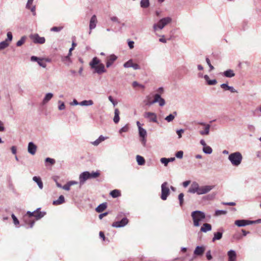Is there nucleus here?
I'll list each match as a JSON object with an SVG mask.
<instances>
[{"instance_id": "1", "label": "nucleus", "mask_w": 261, "mask_h": 261, "mask_svg": "<svg viewBox=\"0 0 261 261\" xmlns=\"http://www.w3.org/2000/svg\"><path fill=\"white\" fill-rule=\"evenodd\" d=\"M89 65L91 68L95 70L94 72L99 74L106 72L104 65L100 63V60L97 57L93 58Z\"/></svg>"}, {"instance_id": "2", "label": "nucleus", "mask_w": 261, "mask_h": 261, "mask_svg": "<svg viewBox=\"0 0 261 261\" xmlns=\"http://www.w3.org/2000/svg\"><path fill=\"white\" fill-rule=\"evenodd\" d=\"M228 159L232 166L238 167L242 162L243 156L240 152L236 151L230 153Z\"/></svg>"}, {"instance_id": "3", "label": "nucleus", "mask_w": 261, "mask_h": 261, "mask_svg": "<svg viewBox=\"0 0 261 261\" xmlns=\"http://www.w3.org/2000/svg\"><path fill=\"white\" fill-rule=\"evenodd\" d=\"M191 217L193 221L194 226L198 227L200 225V222L205 218V213L200 211H195L192 212Z\"/></svg>"}, {"instance_id": "4", "label": "nucleus", "mask_w": 261, "mask_h": 261, "mask_svg": "<svg viewBox=\"0 0 261 261\" xmlns=\"http://www.w3.org/2000/svg\"><path fill=\"white\" fill-rule=\"evenodd\" d=\"M172 19L170 17H166L161 19L158 23H154L153 25L154 31H157L158 29H163L167 24L170 23Z\"/></svg>"}, {"instance_id": "5", "label": "nucleus", "mask_w": 261, "mask_h": 261, "mask_svg": "<svg viewBox=\"0 0 261 261\" xmlns=\"http://www.w3.org/2000/svg\"><path fill=\"white\" fill-rule=\"evenodd\" d=\"M170 189L168 187L167 182H163L161 185V198L163 200H166L170 194Z\"/></svg>"}, {"instance_id": "6", "label": "nucleus", "mask_w": 261, "mask_h": 261, "mask_svg": "<svg viewBox=\"0 0 261 261\" xmlns=\"http://www.w3.org/2000/svg\"><path fill=\"white\" fill-rule=\"evenodd\" d=\"M255 223L254 221L245 219L237 220L234 221V224L238 227H243Z\"/></svg>"}, {"instance_id": "7", "label": "nucleus", "mask_w": 261, "mask_h": 261, "mask_svg": "<svg viewBox=\"0 0 261 261\" xmlns=\"http://www.w3.org/2000/svg\"><path fill=\"white\" fill-rule=\"evenodd\" d=\"M30 38L35 43L43 44L45 42V39L43 37H40L38 34H32Z\"/></svg>"}, {"instance_id": "8", "label": "nucleus", "mask_w": 261, "mask_h": 261, "mask_svg": "<svg viewBox=\"0 0 261 261\" xmlns=\"http://www.w3.org/2000/svg\"><path fill=\"white\" fill-rule=\"evenodd\" d=\"M144 118L147 119L149 122H157L156 114L153 112H146L144 114Z\"/></svg>"}, {"instance_id": "9", "label": "nucleus", "mask_w": 261, "mask_h": 261, "mask_svg": "<svg viewBox=\"0 0 261 261\" xmlns=\"http://www.w3.org/2000/svg\"><path fill=\"white\" fill-rule=\"evenodd\" d=\"M128 222V220L126 217L123 218L120 221H117L113 223L112 226L114 227L119 228L125 226Z\"/></svg>"}, {"instance_id": "10", "label": "nucleus", "mask_w": 261, "mask_h": 261, "mask_svg": "<svg viewBox=\"0 0 261 261\" xmlns=\"http://www.w3.org/2000/svg\"><path fill=\"white\" fill-rule=\"evenodd\" d=\"M214 188V186L206 185L199 186V195L205 194L208 193Z\"/></svg>"}, {"instance_id": "11", "label": "nucleus", "mask_w": 261, "mask_h": 261, "mask_svg": "<svg viewBox=\"0 0 261 261\" xmlns=\"http://www.w3.org/2000/svg\"><path fill=\"white\" fill-rule=\"evenodd\" d=\"M198 124L204 126V130H200L199 132V133L201 135H208L210 134V129L211 127V125L210 124H206L205 123L202 122H198Z\"/></svg>"}, {"instance_id": "12", "label": "nucleus", "mask_w": 261, "mask_h": 261, "mask_svg": "<svg viewBox=\"0 0 261 261\" xmlns=\"http://www.w3.org/2000/svg\"><path fill=\"white\" fill-rule=\"evenodd\" d=\"M89 179V171H84L79 175V180L81 185H83Z\"/></svg>"}, {"instance_id": "13", "label": "nucleus", "mask_w": 261, "mask_h": 261, "mask_svg": "<svg viewBox=\"0 0 261 261\" xmlns=\"http://www.w3.org/2000/svg\"><path fill=\"white\" fill-rule=\"evenodd\" d=\"M223 232L224 229L222 228H220L217 232H214L212 242H215L216 241L221 240L222 238Z\"/></svg>"}, {"instance_id": "14", "label": "nucleus", "mask_w": 261, "mask_h": 261, "mask_svg": "<svg viewBox=\"0 0 261 261\" xmlns=\"http://www.w3.org/2000/svg\"><path fill=\"white\" fill-rule=\"evenodd\" d=\"M97 20V18L95 15H93L90 20V24H89V29L90 31L89 32V34H90L91 33V30L95 29L96 26Z\"/></svg>"}, {"instance_id": "15", "label": "nucleus", "mask_w": 261, "mask_h": 261, "mask_svg": "<svg viewBox=\"0 0 261 261\" xmlns=\"http://www.w3.org/2000/svg\"><path fill=\"white\" fill-rule=\"evenodd\" d=\"M199 186L196 182H193L188 190L190 193H197L199 195Z\"/></svg>"}, {"instance_id": "16", "label": "nucleus", "mask_w": 261, "mask_h": 261, "mask_svg": "<svg viewBox=\"0 0 261 261\" xmlns=\"http://www.w3.org/2000/svg\"><path fill=\"white\" fill-rule=\"evenodd\" d=\"M117 57L114 54L111 55L107 57L106 66L107 68L110 67L113 63L116 60Z\"/></svg>"}, {"instance_id": "17", "label": "nucleus", "mask_w": 261, "mask_h": 261, "mask_svg": "<svg viewBox=\"0 0 261 261\" xmlns=\"http://www.w3.org/2000/svg\"><path fill=\"white\" fill-rule=\"evenodd\" d=\"M36 149L37 146L33 142H31L29 143L28 146V151L30 154L32 155L35 154L36 151Z\"/></svg>"}, {"instance_id": "18", "label": "nucleus", "mask_w": 261, "mask_h": 261, "mask_svg": "<svg viewBox=\"0 0 261 261\" xmlns=\"http://www.w3.org/2000/svg\"><path fill=\"white\" fill-rule=\"evenodd\" d=\"M205 251V247L203 246H198L196 247L194 254L196 256H201L203 255Z\"/></svg>"}, {"instance_id": "19", "label": "nucleus", "mask_w": 261, "mask_h": 261, "mask_svg": "<svg viewBox=\"0 0 261 261\" xmlns=\"http://www.w3.org/2000/svg\"><path fill=\"white\" fill-rule=\"evenodd\" d=\"M228 261H236L237 259V253L233 250H230L227 252Z\"/></svg>"}, {"instance_id": "20", "label": "nucleus", "mask_w": 261, "mask_h": 261, "mask_svg": "<svg viewBox=\"0 0 261 261\" xmlns=\"http://www.w3.org/2000/svg\"><path fill=\"white\" fill-rule=\"evenodd\" d=\"M40 210V208H38L35 211L34 217H35L37 220L40 219L46 214L45 212H41Z\"/></svg>"}, {"instance_id": "21", "label": "nucleus", "mask_w": 261, "mask_h": 261, "mask_svg": "<svg viewBox=\"0 0 261 261\" xmlns=\"http://www.w3.org/2000/svg\"><path fill=\"white\" fill-rule=\"evenodd\" d=\"M220 87L225 91L229 90L231 93L237 92V91L233 87L228 86V84L226 83L222 84L220 85Z\"/></svg>"}, {"instance_id": "22", "label": "nucleus", "mask_w": 261, "mask_h": 261, "mask_svg": "<svg viewBox=\"0 0 261 261\" xmlns=\"http://www.w3.org/2000/svg\"><path fill=\"white\" fill-rule=\"evenodd\" d=\"M155 95V99H157L156 102H158L159 104V106L161 107H163L165 105V100L164 98H163L161 95L159 93H156Z\"/></svg>"}, {"instance_id": "23", "label": "nucleus", "mask_w": 261, "mask_h": 261, "mask_svg": "<svg viewBox=\"0 0 261 261\" xmlns=\"http://www.w3.org/2000/svg\"><path fill=\"white\" fill-rule=\"evenodd\" d=\"M212 227L210 224L205 223L201 227L200 231L203 232H206L207 231H211L212 230Z\"/></svg>"}, {"instance_id": "24", "label": "nucleus", "mask_w": 261, "mask_h": 261, "mask_svg": "<svg viewBox=\"0 0 261 261\" xmlns=\"http://www.w3.org/2000/svg\"><path fill=\"white\" fill-rule=\"evenodd\" d=\"M33 180L35 181L37 185L38 186L39 188L40 189H42L43 188V184L41 180V179L39 176H34L33 177Z\"/></svg>"}, {"instance_id": "25", "label": "nucleus", "mask_w": 261, "mask_h": 261, "mask_svg": "<svg viewBox=\"0 0 261 261\" xmlns=\"http://www.w3.org/2000/svg\"><path fill=\"white\" fill-rule=\"evenodd\" d=\"M53 97V94L51 93H48L45 94L44 98L43 99L42 104L43 105L47 103Z\"/></svg>"}, {"instance_id": "26", "label": "nucleus", "mask_w": 261, "mask_h": 261, "mask_svg": "<svg viewBox=\"0 0 261 261\" xmlns=\"http://www.w3.org/2000/svg\"><path fill=\"white\" fill-rule=\"evenodd\" d=\"M65 202V198L63 195H60L57 200H54L53 204L55 205H60Z\"/></svg>"}, {"instance_id": "27", "label": "nucleus", "mask_w": 261, "mask_h": 261, "mask_svg": "<svg viewBox=\"0 0 261 261\" xmlns=\"http://www.w3.org/2000/svg\"><path fill=\"white\" fill-rule=\"evenodd\" d=\"M222 74L226 77H233L235 75V73H234L233 71L231 69H228L225 71H224Z\"/></svg>"}, {"instance_id": "28", "label": "nucleus", "mask_w": 261, "mask_h": 261, "mask_svg": "<svg viewBox=\"0 0 261 261\" xmlns=\"http://www.w3.org/2000/svg\"><path fill=\"white\" fill-rule=\"evenodd\" d=\"M177 116V112L176 111L173 112L172 114H170L167 116H166L165 118V120H166L168 122H170L173 120L175 117Z\"/></svg>"}, {"instance_id": "29", "label": "nucleus", "mask_w": 261, "mask_h": 261, "mask_svg": "<svg viewBox=\"0 0 261 261\" xmlns=\"http://www.w3.org/2000/svg\"><path fill=\"white\" fill-rule=\"evenodd\" d=\"M107 205L106 203H102L99 204L96 208V211L98 213H101L106 209Z\"/></svg>"}, {"instance_id": "30", "label": "nucleus", "mask_w": 261, "mask_h": 261, "mask_svg": "<svg viewBox=\"0 0 261 261\" xmlns=\"http://www.w3.org/2000/svg\"><path fill=\"white\" fill-rule=\"evenodd\" d=\"M119 111L118 109H115L114 111V117L113 118V121L115 123H118L119 121Z\"/></svg>"}, {"instance_id": "31", "label": "nucleus", "mask_w": 261, "mask_h": 261, "mask_svg": "<svg viewBox=\"0 0 261 261\" xmlns=\"http://www.w3.org/2000/svg\"><path fill=\"white\" fill-rule=\"evenodd\" d=\"M136 160L138 164L140 166L144 165L145 163L144 158L140 155H137L136 156Z\"/></svg>"}, {"instance_id": "32", "label": "nucleus", "mask_w": 261, "mask_h": 261, "mask_svg": "<svg viewBox=\"0 0 261 261\" xmlns=\"http://www.w3.org/2000/svg\"><path fill=\"white\" fill-rule=\"evenodd\" d=\"M106 139V138L104 137L103 136H102V135L100 136L99 137V138L96 139L95 141L91 142L92 144L94 145V146H97L101 142L103 141L104 140H105V139Z\"/></svg>"}, {"instance_id": "33", "label": "nucleus", "mask_w": 261, "mask_h": 261, "mask_svg": "<svg viewBox=\"0 0 261 261\" xmlns=\"http://www.w3.org/2000/svg\"><path fill=\"white\" fill-rule=\"evenodd\" d=\"M106 139V138L104 137L103 136H102V135L100 136L99 137V138L96 139L95 141L91 142L92 144L94 145V146H97L101 142L103 141L104 140H105V139Z\"/></svg>"}, {"instance_id": "34", "label": "nucleus", "mask_w": 261, "mask_h": 261, "mask_svg": "<svg viewBox=\"0 0 261 261\" xmlns=\"http://www.w3.org/2000/svg\"><path fill=\"white\" fill-rule=\"evenodd\" d=\"M93 105V101L92 100H84L80 102V106H90Z\"/></svg>"}, {"instance_id": "35", "label": "nucleus", "mask_w": 261, "mask_h": 261, "mask_svg": "<svg viewBox=\"0 0 261 261\" xmlns=\"http://www.w3.org/2000/svg\"><path fill=\"white\" fill-rule=\"evenodd\" d=\"M110 194L113 198L118 197L121 195L120 191L116 189L112 190Z\"/></svg>"}, {"instance_id": "36", "label": "nucleus", "mask_w": 261, "mask_h": 261, "mask_svg": "<svg viewBox=\"0 0 261 261\" xmlns=\"http://www.w3.org/2000/svg\"><path fill=\"white\" fill-rule=\"evenodd\" d=\"M150 3L149 0H141L140 2V6L143 8H146L149 6Z\"/></svg>"}, {"instance_id": "37", "label": "nucleus", "mask_w": 261, "mask_h": 261, "mask_svg": "<svg viewBox=\"0 0 261 261\" xmlns=\"http://www.w3.org/2000/svg\"><path fill=\"white\" fill-rule=\"evenodd\" d=\"M139 134L140 137H146L147 136V132L146 130L142 127L141 126H139Z\"/></svg>"}, {"instance_id": "38", "label": "nucleus", "mask_w": 261, "mask_h": 261, "mask_svg": "<svg viewBox=\"0 0 261 261\" xmlns=\"http://www.w3.org/2000/svg\"><path fill=\"white\" fill-rule=\"evenodd\" d=\"M99 175L100 173L98 171L96 172L92 171L91 173L89 172V179L96 178L98 177L99 176Z\"/></svg>"}, {"instance_id": "39", "label": "nucleus", "mask_w": 261, "mask_h": 261, "mask_svg": "<svg viewBox=\"0 0 261 261\" xmlns=\"http://www.w3.org/2000/svg\"><path fill=\"white\" fill-rule=\"evenodd\" d=\"M202 150L205 154H211L213 152V149L210 146L206 145L204 147H203Z\"/></svg>"}, {"instance_id": "40", "label": "nucleus", "mask_w": 261, "mask_h": 261, "mask_svg": "<svg viewBox=\"0 0 261 261\" xmlns=\"http://www.w3.org/2000/svg\"><path fill=\"white\" fill-rule=\"evenodd\" d=\"M62 61L67 65H69L71 63L70 57H69V56H67V55L65 57H63L62 58Z\"/></svg>"}, {"instance_id": "41", "label": "nucleus", "mask_w": 261, "mask_h": 261, "mask_svg": "<svg viewBox=\"0 0 261 261\" xmlns=\"http://www.w3.org/2000/svg\"><path fill=\"white\" fill-rule=\"evenodd\" d=\"M9 43L7 42V40L0 42V50L4 49L8 47Z\"/></svg>"}, {"instance_id": "42", "label": "nucleus", "mask_w": 261, "mask_h": 261, "mask_svg": "<svg viewBox=\"0 0 261 261\" xmlns=\"http://www.w3.org/2000/svg\"><path fill=\"white\" fill-rule=\"evenodd\" d=\"M26 37L25 36H22L19 40H18L16 43V45L17 46H21L25 41Z\"/></svg>"}, {"instance_id": "43", "label": "nucleus", "mask_w": 261, "mask_h": 261, "mask_svg": "<svg viewBox=\"0 0 261 261\" xmlns=\"http://www.w3.org/2000/svg\"><path fill=\"white\" fill-rule=\"evenodd\" d=\"M227 212L224 210H216L215 213V216H219L222 215L226 214Z\"/></svg>"}, {"instance_id": "44", "label": "nucleus", "mask_w": 261, "mask_h": 261, "mask_svg": "<svg viewBox=\"0 0 261 261\" xmlns=\"http://www.w3.org/2000/svg\"><path fill=\"white\" fill-rule=\"evenodd\" d=\"M184 194L182 193H181L178 195V198L179 201V205L180 206H182L184 203Z\"/></svg>"}, {"instance_id": "45", "label": "nucleus", "mask_w": 261, "mask_h": 261, "mask_svg": "<svg viewBox=\"0 0 261 261\" xmlns=\"http://www.w3.org/2000/svg\"><path fill=\"white\" fill-rule=\"evenodd\" d=\"M133 63V60L131 59L129 60L128 61H127L123 64V67L125 68L132 67Z\"/></svg>"}, {"instance_id": "46", "label": "nucleus", "mask_w": 261, "mask_h": 261, "mask_svg": "<svg viewBox=\"0 0 261 261\" xmlns=\"http://www.w3.org/2000/svg\"><path fill=\"white\" fill-rule=\"evenodd\" d=\"M63 29V27H53L50 29V31L53 32H59Z\"/></svg>"}, {"instance_id": "47", "label": "nucleus", "mask_w": 261, "mask_h": 261, "mask_svg": "<svg viewBox=\"0 0 261 261\" xmlns=\"http://www.w3.org/2000/svg\"><path fill=\"white\" fill-rule=\"evenodd\" d=\"M58 103H59V105L58 106V109L59 110H63L65 109V105L64 104V102L63 101H61V100H59L58 101Z\"/></svg>"}, {"instance_id": "48", "label": "nucleus", "mask_w": 261, "mask_h": 261, "mask_svg": "<svg viewBox=\"0 0 261 261\" xmlns=\"http://www.w3.org/2000/svg\"><path fill=\"white\" fill-rule=\"evenodd\" d=\"M12 218L13 220V223L15 225H18L19 224V221L17 218V217L15 216V215L14 214H12L11 215Z\"/></svg>"}, {"instance_id": "49", "label": "nucleus", "mask_w": 261, "mask_h": 261, "mask_svg": "<svg viewBox=\"0 0 261 261\" xmlns=\"http://www.w3.org/2000/svg\"><path fill=\"white\" fill-rule=\"evenodd\" d=\"M161 162L165 166L168 165V164L169 163V161L168 160L167 158H162L160 160Z\"/></svg>"}, {"instance_id": "50", "label": "nucleus", "mask_w": 261, "mask_h": 261, "mask_svg": "<svg viewBox=\"0 0 261 261\" xmlns=\"http://www.w3.org/2000/svg\"><path fill=\"white\" fill-rule=\"evenodd\" d=\"M184 152L180 150L175 153V156L178 159H181L183 157Z\"/></svg>"}, {"instance_id": "51", "label": "nucleus", "mask_w": 261, "mask_h": 261, "mask_svg": "<svg viewBox=\"0 0 261 261\" xmlns=\"http://www.w3.org/2000/svg\"><path fill=\"white\" fill-rule=\"evenodd\" d=\"M132 86L134 88H135L136 87H138V86L140 87H141L142 88H144V85L140 84L138 82H137L136 81L133 82V83H132Z\"/></svg>"}, {"instance_id": "52", "label": "nucleus", "mask_w": 261, "mask_h": 261, "mask_svg": "<svg viewBox=\"0 0 261 261\" xmlns=\"http://www.w3.org/2000/svg\"><path fill=\"white\" fill-rule=\"evenodd\" d=\"M46 163H49L51 165H53L55 163V160L50 158H47L45 160Z\"/></svg>"}, {"instance_id": "53", "label": "nucleus", "mask_w": 261, "mask_h": 261, "mask_svg": "<svg viewBox=\"0 0 261 261\" xmlns=\"http://www.w3.org/2000/svg\"><path fill=\"white\" fill-rule=\"evenodd\" d=\"M128 130V127L127 125H125L124 126L122 127L120 130L119 133L120 134L124 132H127Z\"/></svg>"}, {"instance_id": "54", "label": "nucleus", "mask_w": 261, "mask_h": 261, "mask_svg": "<svg viewBox=\"0 0 261 261\" xmlns=\"http://www.w3.org/2000/svg\"><path fill=\"white\" fill-rule=\"evenodd\" d=\"M205 61L207 65H208L210 70H212L214 69V66L211 64L210 59L208 58H206Z\"/></svg>"}, {"instance_id": "55", "label": "nucleus", "mask_w": 261, "mask_h": 261, "mask_svg": "<svg viewBox=\"0 0 261 261\" xmlns=\"http://www.w3.org/2000/svg\"><path fill=\"white\" fill-rule=\"evenodd\" d=\"M146 137H140V141L141 142V144H142V145L144 146V147H145L146 146Z\"/></svg>"}, {"instance_id": "56", "label": "nucleus", "mask_w": 261, "mask_h": 261, "mask_svg": "<svg viewBox=\"0 0 261 261\" xmlns=\"http://www.w3.org/2000/svg\"><path fill=\"white\" fill-rule=\"evenodd\" d=\"M157 101V99H155V95H154V99L152 101H148L146 103V105H148V106H151L153 104L156 103V101Z\"/></svg>"}, {"instance_id": "57", "label": "nucleus", "mask_w": 261, "mask_h": 261, "mask_svg": "<svg viewBox=\"0 0 261 261\" xmlns=\"http://www.w3.org/2000/svg\"><path fill=\"white\" fill-rule=\"evenodd\" d=\"M28 9H29L31 10V11L33 13V15L34 16H35L36 13V7L35 6H33L32 7H31V6H30V8H27Z\"/></svg>"}, {"instance_id": "58", "label": "nucleus", "mask_w": 261, "mask_h": 261, "mask_svg": "<svg viewBox=\"0 0 261 261\" xmlns=\"http://www.w3.org/2000/svg\"><path fill=\"white\" fill-rule=\"evenodd\" d=\"M184 132L183 129H180L176 130V133L178 136V138H180L182 137V134Z\"/></svg>"}, {"instance_id": "59", "label": "nucleus", "mask_w": 261, "mask_h": 261, "mask_svg": "<svg viewBox=\"0 0 261 261\" xmlns=\"http://www.w3.org/2000/svg\"><path fill=\"white\" fill-rule=\"evenodd\" d=\"M70 188V186L69 185L68 182H67L65 185H64L62 187V189L66 190L69 191Z\"/></svg>"}, {"instance_id": "60", "label": "nucleus", "mask_w": 261, "mask_h": 261, "mask_svg": "<svg viewBox=\"0 0 261 261\" xmlns=\"http://www.w3.org/2000/svg\"><path fill=\"white\" fill-rule=\"evenodd\" d=\"M217 82L215 79L210 80V81H208L207 84L208 85H215L217 84Z\"/></svg>"}, {"instance_id": "61", "label": "nucleus", "mask_w": 261, "mask_h": 261, "mask_svg": "<svg viewBox=\"0 0 261 261\" xmlns=\"http://www.w3.org/2000/svg\"><path fill=\"white\" fill-rule=\"evenodd\" d=\"M31 61H33V62H38L39 60H40V58L36 57V56H33L31 57Z\"/></svg>"}, {"instance_id": "62", "label": "nucleus", "mask_w": 261, "mask_h": 261, "mask_svg": "<svg viewBox=\"0 0 261 261\" xmlns=\"http://www.w3.org/2000/svg\"><path fill=\"white\" fill-rule=\"evenodd\" d=\"M206 257L208 260H211L212 258V256L211 255V252L210 250H208L206 253Z\"/></svg>"}, {"instance_id": "63", "label": "nucleus", "mask_w": 261, "mask_h": 261, "mask_svg": "<svg viewBox=\"0 0 261 261\" xmlns=\"http://www.w3.org/2000/svg\"><path fill=\"white\" fill-rule=\"evenodd\" d=\"M109 100L112 103L114 106H115L117 104V102L115 101L113 98L112 96H109L108 97Z\"/></svg>"}, {"instance_id": "64", "label": "nucleus", "mask_w": 261, "mask_h": 261, "mask_svg": "<svg viewBox=\"0 0 261 261\" xmlns=\"http://www.w3.org/2000/svg\"><path fill=\"white\" fill-rule=\"evenodd\" d=\"M7 35V41L9 40V41H11L13 39V36H12L11 32H8Z\"/></svg>"}]
</instances>
